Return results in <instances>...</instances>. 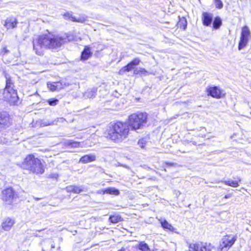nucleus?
I'll return each instance as SVG.
<instances>
[{"label": "nucleus", "instance_id": "nucleus-1", "mask_svg": "<svg viewBox=\"0 0 251 251\" xmlns=\"http://www.w3.org/2000/svg\"><path fill=\"white\" fill-rule=\"evenodd\" d=\"M70 37L67 34L60 36L49 33L40 35L33 41V50L40 56L44 55L45 49L58 50L65 43L71 40Z\"/></svg>", "mask_w": 251, "mask_h": 251}, {"label": "nucleus", "instance_id": "nucleus-2", "mask_svg": "<svg viewBox=\"0 0 251 251\" xmlns=\"http://www.w3.org/2000/svg\"><path fill=\"white\" fill-rule=\"evenodd\" d=\"M127 123L118 122L110 125L107 129V137L120 142L127 137L129 131Z\"/></svg>", "mask_w": 251, "mask_h": 251}, {"label": "nucleus", "instance_id": "nucleus-3", "mask_svg": "<svg viewBox=\"0 0 251 251\" xmlns=\"http://www.w3.org/2000/svg\"><path fill=\"white\" fill-rule=\"evenodd\" d=\"M2 74L5 78V86L3 92V99L13 105L17 104L19 97L15 89L14 78L6 71H3Z\"/></svg>", "mask_w": 251, "mask_h": 251}, {"label": "nucleus", "instance_id": "nucleus-4", "mask_svg": "<svg viewBox=\"0 0 251 251\" xmlns=\"http://www.w3.org/2000/svg\"><path fill=\"white\" fill-rule=\"evenodd\" d=\"M21 166L23 169L34 174H42L44 172V166L41 160L32 154L26 156Z\"/></svg>", "mask_w": 251, "mask_h": 251}, {"label": "nucleus", "instance_id": "nucleus-5", "mask_svg": "<svg viewBox=\"0 0 251 251\" xmlns=\"http://www.w3.org/2000/svg\"><path fill=\"white\" fill-rule=\"evenodd\" d=\"M147 118L148 115L146 113H134L129 116L127 124L131 130L142 129L147 124Z\"/></svg>", "mask_w": 251, "mask_h": 251}, {"label": "nucleus", "instance_id": "nucleus-6", "mask_svg": "<svg viewBox=\"0 0 251 251\" xmlns=\"http://www.w3.org/2000/svg\"><path fill=\"white\" fill-rule=\"evenodd\" d=\"M141 60L139 58H135L119 71V75H123L126 72H129L133 70L134 75H147L148 72L145 69L142 68H135L136 66H138Z\"/></svg>", "mask_w": 251, "mask_h": 251}, {"label": "nucleus", "instance_id": "nucleus-7", "mask_svg": "<svg viewBox=\"0 0 251 251\" xmlns=\"http://www.w3.org/2000/svg\"><path fill=\"white\" fill-rule=\"evenodd\" d=\"M1 199L7 204H11L18 198V194L12 187H8L2 191Z\"/></svg>", "mask_w": 251, "mask_h": 251}, {"label": "nucleus", "instance_id": "nucleus-8", "mask_svg": "<svg viewBox=\"0 0 251 251\" xmlns=\"http://www.w3.org/2000/svg\"><path fill=\"white\" fill-rule=\"evenodd\" d=\"M237 239V235H226L222 238L219 246L220 251H227Z\"/></svg>", "mask_w": 251, "mask_h": 251}, {"label": "nucleus", "instance_id": "nucleus-9", "mask_svg": "<svg viewBox=\"0 0 251 251\" xmlns=\"http://www.w3.org/2000/svg\"><path fill=\"white\" fill-rule=\"evenodd\" d=\"M250 31L248 26H245L242 29L241 36L239 43L238 49L241 50L245 47L249 41Z\"/></svg>", "mask_w": 251, "mask_h": 251}, {"label": "nucleus", "instance_id": "nucleus-10", "mask_svg": "<svg viewBox=\"0 0 251 251\" xmlns=\"http://www.w3.org/2000/svg\"><path fill=\"white\" fill-rule=\"evenodd\" d=\"M10 125L9 114L6 112H0V130L6 129Z\"/></svg>", "mask_w": 251, "mask_h": 251}, {"label": "nucleus", "instance_id": "nucleus-11", "mask_svg": "<svg viewBox=\"0 0 251 251\" xmlns=\"http://www.w3.org/2000/svg\"><path fill=\"white\" fill-rule=\"evenodd\" d=\"M208 95L213 98L219 99L224 96L222 90L217 86H209L206 88Z\"/></svg>", "mask_w": 251, "mask_h": 251}, {"label": "nucleus", "instance_id": "nucleus-12", "mask_svg": "<svg viewBox=\"0 0 251 251\" xmlns=\"http://www.w3.org/2000/svg\"><path fill=\"white\" fill-rule=\"evenodd\" d=\"M189 248V251H211L202 243L190 244Z\"/></svg>", "mask_w": 251, "mask_h": 251}, {"label": "nucleus", "instance_id": "nucleus-13", "mask_svg": "<svg viewBox=\"0 0 251 251\" xmlns=\"http://www.w3.org/2000/svg\"><path fill=\"white\" fill-rule=\"evenodd\" d=\"M42 245L43 251H53V249L55 248L54 242L50 239L44 240Z\"/></svg>", "mask_w": 251, "mask_h": 251}, {"label": "nucleus", "instance_id": "nucleus-14", "mask_svg": "<svg viewBox=\"0 0 251 251\" xmlns=\"http://www.w3.org/2000/svg\"><path fill=\"white\" fill-rule=\"evenodd\" d=\"M213 18V14L210 13L203 12L202 13V21L204 25L209 26L211 25Z\"/></svg>", "mask_w": 251, "mask_h": 251}, {"label": "nucleus", "instance_id": "nucleus-15", "mask_svg": "<svg viewBox=\"0 0 251 251\" xmlns=\"http://www.w3.org/2000/svg\"><path fill=\"white\" fill-rule=\"evenodd\" d=\"M67 190L68 192H73L74 193H80L82 192L86 191V189L84 186H75L70 185L66 187Z\"/></svg>", "mask_w": 251, "mask_h": 251}, {"label": "nucleus", "instance_id": "nucleus-16", "mask_svg": "<svg viewBox=\"0 0 251 251\" xmlns=\"http://www.w3.org/2000/svg\"><path fill=\"white\" fill-rule=\"evenodd\" d=\"M14 224V221L10 218H7L2 223L1 226L2 228L6 231H9Z\"/></svg>", "mask_w": 251, "mask_h": 251}, {"label": "nucleus", "instance_id": "nucleus-17", "mask_svg": "<svg viewBox=\"0 0 251 251\" xmlns=\"http://www.w3.org/2000/svg\"><path fill=\"white\" fill-rule=\"evenodd\" d=\"M17 23V21L15 18H8L5 21L4 25L8 29L15 27Z\"/></svg>", "mask_w": 251, "mask_h": 251}, {"label": "nucleus", "instance_id": "nucleus-18", "mask_svg": "<svg viewBox=\"0 0 251 251\" xmlns=\"http://www.w3.org/2000/svg\"><path fill=\"white\" fill-rule=\"evenodd\" d=\"M101 192L103 194H107L110 195H114L118 196L120 194V192L118 189L114 187H108L106 189L101 190Z\"/></svg>", "mask_w": 251, "mask_h": 251}, {"label": "nucleus", "instance_id": "nucleus-19", "mask_svg": "<svg viewBox=\"0 0 251 251\" xmlns=\"http://www.w3.org/2000/svg\"><path fill=\"white\" fill-rule=\"evenodd\" d=\"M96 160V156L93 154L85 155L81 157L79 160V162L83 163H87Z\"/></svg>", "mask_w": 251, "mask_h": 251}, {"label": "nucleus", "instance_id": "nucleus-20", "mask_svg": "<svg viewBox=\"0 0 251 251\" xmlns=\"http://www.w3.org/2000/svg\"><path fill=\"white\" fill-rule=\"evenodd\" d=\"M92 53L90 51V49L88 47H85L83 50L81 52V60H87L92 56Z\"/></svg>", "mask_w": 251, "mask_h": 251}, {"label": "nucleus", "instance_id": "nucleus-21", "mask_svg": "<svg viewBox=\"0 0 251 251\" xmlns=\"http://www.w3.org/2000/svg\"><path fill=\"white\" fill-rule=\"evenodd\" d=\"M136 248L139 249L141 251H150V249L149 248L148 244L144 241L140 242L138 245L136 246Z\"/></svg>", "mask_w": 251, "mask_h": 251}, {"label": "nucleus", "instance_id": "nucleus-22", "mask_svg": "<svg viewBox=\"0 0 251 251\" xmlns=\"http://www.w3.org/2000/svg\"><path fill=\"white\" fill-rule=\"evenodd\" d=\"M48 87L52 91L57 90L60 86L59 82H48Z\"/></svg>", "mask_w": 251, "mask_h": 251}, {"label": "nucleus", "instance_id": "nucleus-23", "mask_svg": "<svg viewBox=\"0 0 251 251\" xmlns=\"http://www.w3.org/2000/svg\"><path fill=\"white\" fill-rule=\"evenodd\" d=\"M178 18L179 19V21L177 23V26L180 27V28H182L183 30H185L187 27L186 19L184 17L180 18L178 17Z\"/></svg>", "mask_w": 251, "mask_h": 251}, {"label": "nucleus", "instance_id": "nucleus-24", "mask_svg": "<svg viewBox=\"0 0 251 251\" xmlns=\"http://www.w3.org/2000/svg\"><path fill=\"white\" fill-rule=\"evenodd\" d=\"M97 89L93 88L91 90H87L84 94V96L87 98H92L95 97Z\"/></svg>", "mask_w": 251, "mask_h": 251}, {"label": "nucleus", "instance_id": "nucleus-25", "mask_svg": "<svg viewBox=\"0 0 251 251\" xmlns=\"http://www.w3.org/2000/svg\"><path fill=\"white\" fill-rule=\"evenodd\" d=\"M161 223L162 226L164 229H168L171 231H173L175 230V228L166 220H163Z\"/></svg>", "mask_w": 251, "mask_h": 251}, {"label": "nucleus", "instance_id": "nucleus-26", "mask_svg": "<svg viewBox=\"0 0 251 251\" xmlns=\"http://www.w3.org/2000/svg\"><path fill=\"white\" fill-rule=\"evenodd\" d=\"M64 18L65 19H69L74 22H83V21L81 20V19H76L75 18L73 15L70 13H65L63 15Z\"/></svg>", "mask_w": 251, "mask_h": 251}, {"label": "nucleus", "instance_id": "nucleus-27", "mask_svg": "<svg viewBox=\"0 0 251 251\" xmlns=\"http://www.w3.org/2000/svg\"><path fill=\"white\" fill-rule=\"evenodd\" d=\"M222 20L219 17L215 18L213 22V27L214 29H218L222 25Z\"/></svg>", "mask_w": 251, "mask_h": 251}, {"label": "nucleus", "instance_id": "nucleus-28", "mask_svg": "<svg viewBox=\"0 0 251 251\" xmlns=\"http://www.w3.org/2000/svg\"><path fill=\"white\" fill-rule=\"evenodd\" d=\"M109 220L111 223L116 224L121 221V217L119 215H111Z\"/></svg>", "mask_w": 251, "mask_h": 251}, {"label": "nucleus", "instance_id": "nucleus-29", "mask_svg": "<svg viewBox=\"0 0 251 251\" xmlns=\"http://www.w3.org/2000/svg\"><path fill=\"white\" fill-rule=\"evenodd\" d=\"M223 182L228 186L233 187H236L239 186L238 184V181H233L232 180H228L226 181H224Z\"/></svg>", "mask_w": 251, "mask_h": 251}, {"label": "nucleus", "instance_id": "nucleus-30", "mask_svg": "<svg viewBox=\"0 0 251 251\" xmlns=\"http://www.w3.org/2000/svg\"><path fill=\"white\" fill-rule=\"evenodd\" d=\"M79 144L80 143L76 141H69L67 142V145L72 148H77L79 146Z\"/></svg>", "mask_w": 251, "mask_h": 251}, {"label": "nucleus", "instance_id": "nucleus-31", "mask_svg": "<svg viewBox=\"0 0 251 251\" xmlns=\"http://www.w3.org/2000/svg\"><path fill=\"white\" fill-rule=\"evenodd\" d=\"M147 143V139L146 138H142L139 140L138 142V145L142 148L144 149Z\"/></svg>", "mask_w": 251, "mask_h": 251}, {"label": "nucleus", "instance_id": "nucleus-32", "mask_svg": "<svg viewBox=\"0 0 251 251\" xmlns=\"http://www.w3.org/2000/svg\"><path fill=\"white\" fill-rule=\"evenodd\" d=\"M48 103L50 105H51V106H55V105H56L57 104V103L58 102V100L56 99L55 98H52V99H49L48 100Z\"/></svg>", "mask_w": 251, "mask_h": 251}, {"label": "nucleus", "instance_id": "nucleus-33", "mask_svg": "<svg viewBox=\"0 0 251 251\" xmlns=\"http://www.w3.org/2000/svg\"><path fill=\"white\" fill-rule=\"evenodd\" d=\"M215 4L216 8L221 9L223 7V4L221 0H215Z\"/></svg>", "mask_w": 251, "mask_h": 251}, {"label": "nucleus", "instance_id": "nucleus-34", "mask_svg": "<svg viewBox=\"0 0 251 251\" xmlns=\"http://www.w3.org/2000/svg\"><path fill=\"white\" fill-rule=\"evenodd\" d=\"M53 124H54V122H46V121H45V122H42L41 123V125L43 126L52 125Z\"/></svg>", "mask_w": 251, "mask_h": 251}, {"label": "nucleus", "instance_id": "nucleus-35", "mask_svg": "<svg viewBox=\"0 0 251 251\" xmlns=\"http://www.w3.org/2000/svg\"><path fill=\"white\" fill-rule=\"evenodd\" d=\"M9 52V50H8L6 49V48L4 47L1 49L0 53H1V54L4 55L5 54L8 53Z\"/></svg>", "mask_w": 251, "mask_h": 251}, {"label": "nucleus", "instance_id": "nucleus-36", "mask_svg": "<svg viewBox=\"0 0 251 251\" xmlns=\"http://www.w3.org/2000/svg\"><path fill=\"white\" fill-rule=\"evenodd\" d=\"M8 142V140L5 138L0 137V143L5 144Z\"/></svg>", "mask_w": 251, "mask_h": 251}, {"label": "nucleus", "instance_id": "nucleus-37", "mask_svg": "<svg viewBox=\"0 0 251 251\" xmlns=\"http://www.w3.org/2000/svg\"><path fill=\"white\" fill-rule=\"evenodd\" d=\"M50 177L51 178L57 179L58 177V175L57 174H51L50 175Z\"/></svg>", "mask_w": 251, "mask_h": 251}, {"label": "nucleus", "instance_id": "nucleus-38", "mask_svg": "<svg viewBox=\"0 0 251 251\" xmlns=\"http://www.w3.org/2000/svg\"><path fill=\"white\" fill-rule=\"evenodd\" d=\"M165 164L167 166H174L175 164L174 163H173V162H166Z\"/></svg>", "mask_w": 251, "mask_h": 251}, {"label": "nucleus", "instance_id": "nucleus-39", "mask_svg": "<svg viewBox=\"0 0 251 251\" xmlns=\"http://www.w3.org/2000/svg\"><path fill=\"white\" fill-rule=\"evenodd\" d=\"M230 197V195H226L225 196V199H228Z\"/></svg>", "mask_w": 251, "mask_h": 251}, {"label": "nucleus", "instance_id": "nucleus-40", "mask_svg": "<svg viewBox=\"0 0 251 251\" xmlns=\"http://www.w3.org/2000/svg\"><path fill=\"white\" fill-rule=\"evenodd\" d=\"M33 199L34 200H35L36 201H38V200H41V198H36V197H33Z\"/></svg>", "mask_w": 251, "mask_h": 251}, {"label": "nucleus", "instance_id": "nucleus-41", "mask_svg": "<svg viewBox=\"0 0 251 251\" xmlns=\"http://www.w3.org/2000/svg\"><path fill=\"white\" fill-rule=\"evenodd\" d=\"M59 120H60V121H61V122H62L64 119H63L62 118H58V119H57V121H59Z\"/></svg>", "mask_w": 251, "mask_h": 251}, {"label": "nucleus", "instance_id": "nucleus-42", "mask_svg": "<svg viewBox=\"0 0 251 251\" xmlns=\"http://www.w3.org/2000/svg\"><path fill=\"white\" fill-rule=\"evenodd\" d=\"M118 251H125V249L124 248H122L120 250H118Z\"/></svg>", "mask_w": 251, "mask_h": 251}]
</instances>
